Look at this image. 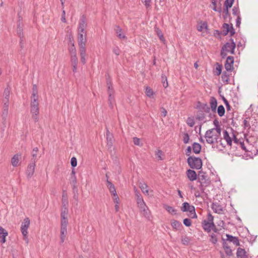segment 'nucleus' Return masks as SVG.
I'll list each match as a JSON object with an SVG mask.
<instances>
[{"instance_id": "nucleus-59", "label": "nucleus", "mask_w": 258, "mask_h": 258, "mask_svg": "<svg viewBox=\"0 0 258 258\" xmlns=\"http://www.w3.org/2000/svg\"><path fill=\"white\" fill-rule=\"evenodd\" d=\"M216 70L217 71V75L219 76L221 74L222 71V66L217 63V66L216 68Z\"/></svg>"}, {"instance_id": "nucleus-15", "label": "nucleus", "mask_w": 258, "mask_h": 258, "mask_svg": "<svg viewBox=\"0 0 258 258\" xmlns=\"http://www.w3.org/2000/svg\"><path fill=\"white\" fill-rule=\"evenodd\" d=\"M195 207L190 205L187 202H184L182 204V206L181 207V211L182 212H192L194 211Z\"/></svg>"}, {"instance_id": "nucleus-14", "label": "nucleus", "mask_w": 258, "mask_h": 258, "mask_svg": "<svg viewBox=\"0 0 258 258\" xmlns=\"http://www.w3.org/2000/svg\"><path fill=\"white\" fill-rule=\"evenodd\" d=\"M196 108L206 113H209L210 111V108L207 103H202L200 102H198Z\"/></svg>"}, {"instance_id": "nucleus-43", "label": "nucleus", "mask_w": 258, "mask_h": 258, "mask_svg": "<svg viewBox=\"0 0 258 258\" xmlns=\"http://www.w3.org/2000/svg\"><path fill=\"white\" fill-rule=\"evenodd\" d=\"M145 93L147 96L151 97L153 95V91L152 89L149 87H146Z\"/></svg>"}, {"instance_id": "nucleus-17", "label": "nucleus", "mask_w": 258, "mask_h": 258, "mask_svg": "<svg viewBox=\"0 0 258 258\" xmlns=\"http://www.w3.org/2000/svg\"><path fill=\"white\" fill-rule=\"evenodd\" d=\"M186 175L190 181L195 180L197 178V175L196 172L191 169H188L187 170Z\"/></svg>"}, {"instance_id": "nucleus-29", "label": "nucleus", "mask_w": 258, "mask_h": 258, "mask_svg": "<svg viewBox=\"0 0 258 258\" xmlns=\"http://www.w3.org/2000/svg\"><path fill=\"white\" fill-rule=\"evenodd\" d=\"M201 145L198 143H194L192 144L193 152L195 154H199L201 151Z\"/></svg>"}, {"instance_id": "nucleus-3", "label": "nucleus", "mask_w": 258, "mask_h": 258, "mask_svg": "<svg viewBox=\"0 0 258 258\" xmlns=\"http://www.w3.org/2000/svg\"><path fill=\"white\" fill-rule=\"evenodd\" d=\"M230 41V42L226 43L222 47L221 56L222 58H225L227 56L228 52H230L232 54H234L236 44L233 39L231 38Z\"/></svg>"}, {"instance_id": "nucleus-38", "label": "nucleus", "mask_w": 258, "mask_h": 258, "mask_svg": "<svg viewBox=\"0 0 258 258\" xmlns=\"http://www.w3.org/2000/svg\"><path fill=\"white\" fill-rule=\"evenodd\" d=\"M156 33L161 41L164 42L165 41L161 30L159 28L156 29Z\"/></svg>"}, {"instance_id": "nucleus-52", "label": "nucleus", "mask_w": 258, "mask_h": 258, "mask_svg": "<svg viewBox=\"0 0 258 258\" xmlns=\"http://www.w3.org/2000/svg\"><path fill=\"white\" fill-rule=\"evenodd\" d=\"M141 1L144 4L146 9L150 8L151 0H141Z\"/></svg>"}, {"instance_id": "nucleus-60", "label": "nucleus", "mask_w": 258, "mask_h": 258, "mask_svg": "<svg viewBox=\"0 0 258 258\" xmlns=\"http://www.w3.org/2000/svg\"><path fill=\"white\" fill-rule=\"evenodd\" d=\"M212 4L214 6V7L213 8V10L215 11H218L219 12H221V9H220L219 10L217 9L216 8V0H212Z\"/></svg>"}, {"instance_id": "nucleus-36", "label": "nucleus", "mask_w": 258, "mask_h": 258, "mask_svg": "<svg viewBox=\"0 0 258 258\" xmlns=\"http://www.w3.org/2000/svg\"><path fill=\"white\" fill-rule=\"evenodd\" d=\"M115 31L117 37H119L120 39L124 38L125 37V35L122 33L121 29L119 26L116 27Z\"/></svg>"}, {"instance_id": "nucleus-40", "label": "nucleus", "mask_w": 258, "mask_h": 258, "mask_svg": "<svg viewBox=\"0 0 258 258\" xmlns=\"http://www.w3.org/2000/svg\"><path fill=\"white\" fill-rule=\"evenodd\" d=\"M68 213V209L67 207H62V209L61 212V218H67Z\"/></svg>"}, {"instance_id": "nucleus-21", "label": "nucleus", "mask_w": 258, "mask_h": 258, "mask_svg": "<svg viewBox=\"0 0 258 258\" xmlns=\"http://www.w3.org/2000/svg\"><path fill=\"white\" fill-rule=\"evenodd\" d=\"M141 212L146 217H149L150 216V212L149 208L146 204L139 207Z\"/></svg>"}, {"instance_id": "nucleus-22", "label": "nucleus", "mask_w": 258, "mask_h": 258, "mask_svg": "<svg viewBox=\"0 0 258 258\" xmlns=\"http://www.w3.org/2000/svg\"><path fill=\"white\" fill-rule=\"evenodd\" d=\"M81 61L83 64L86 63V48L79 49Z\"/></svg>"}, {"instance_id": "nucleus-6", "label": "nucleus", "mask_w": 258, "mask_h": 258, "mask_svg": "<svg viewBox=\"0 0 258 258\" xmlns=\"http://www.w3.org/2000/svg\"><path fill=\"white\" fill-rule=\"evenodd\" d=\"M107 86V92L108 94V103L109 104V106L112 108L113 106V104L114 103V89L112 86V84L110 81L108 80H107L106 82Z\"/></svg>"}, {"instance_id": "nucleus-5", "label": "nucleus", "mask_w": 258, "mask_h": 258, "mask_svg": "<svg viewBox=\"0 0 258 258\" xmlns=\"http://www.w3.org/2000/svg\"><path fill=\"white\" fill-rule=\"evenodd\" d=\"M202 227L203 229L207 232H210L211 231V227L214 226V217L210 213H209L206 219L202 222Z\"/></svg>"}, {"instance_id": "nucleus-12", "label": "nucleus", "mask_w": 258, "mask_h": 258, "mask_svg": "<svg viewBox=\"0 0 258 258\" xmlns=\"http://www.w3.org/2000/svg\"><path fill=\"white\" fill-rule=\"evenodd\" d=\"M35 159L32 161V163H30L28 167L26 170V174L28 177H31L34 174L35 167Z\"/></svg>"}, {"instance_id": "nucleus-19", "label": "nucleus", "mask_w": 258, "mask_h": 258, "mask_svg": "<svg viewBox=\"0 0 258 258\" xmlns=\"http://www.w3.org/2000/svg\"><path fill=\"white\" fill-rule=\"evenodd\" d=\"M171 225L174 230H180L182 227V224L178 221L172 220L171 221Z\"/></svg>"}, {"instance_id": "nucleus-31", "label": "nucleus", "mask_w": 258, "mask_h": 258, "mask_svg": "<svg viewBox=\"0 0 258 258\" xmlns=\"http://www.w3.org/2000/svg\"><path fill=\"white\" fill-rule=\"evenodd\" d=\"M20 155L18 154L15 155L11 160V163L13 166L16 167L18 166L19 161V158H20Z\"/></svg>"}, {"instance_id": "nucleus-54", "label": "nucleus", "mask_w": 258, "mask_h": 258, "mask_svg": "<svg viewBox=\"0 0 258 258\" xmlns=\"http://www.w3.org/2000/svg\"><path fill=\"white\" fill-rule=\"evenodd\" d=\"M71 164L73 167H75L77 165V160L76 157H73L71 159Z\"/></svg>"}, {"instance_id": "nucleus-63", "label": "nucleus", "mask_w": 258, "mask_h": 258, "mask_svg": "<svg viewBox=\"0 0 258 258\" xmlns=\"http://www.w3.org/2000/svg\"><path fill=\"white\" fill-rule=\"evenodd\" d=\"M189 213H190V215H189V216L191 218H197V215L196 213V212H195V209H194V211H192V212H189Z\"/></svg>"}, {"instance_id": "nucleus-46", "label": "nucleus", "mask_w": 258, "mask_h": 258, "mask_svg": "<svg viewBox=\"0 0 258 258\" xmlns=\"http://www.w3.org/2000/svg\"><path fill=\"white\" fill-rule=\"evenodd\" d=\"M186 123L190 127H192L195 124L194 119L192 117H188L187 119Z\"/></svg>"}, {"instance_id": "nucleus-27", "label": "nucleus", "mask_w": 258, "mask_h": 258, "mask_svg": "<svg viewBox=\"0 0 258 258\" xmlns=\"http://www.w3.org/2000/svg\"><path fill=\"white\" fill-rule=\"evenodd\" d=\"M223 138L226 140L227 145L231 146L232 144V140L226 130L223 131Z\"/></svg>"}, {"instance_id": "nucleus-24", "label": "nucleus", "mask_w": 258, "mask_h": 258, "mask_svg": "<svg viewBox=\"0 0 258 258\" xmlns=\"http://www.w3.org/2000/svg\"><path fill=\"white\" fill-rule=\"evenodd\" d=\"M67 234V228H60V243H62L64 242L65 237Z\"/></svg>"}, {"instance_id": "nucleus-47", "label": "nucleus", "mask_w": 258, "mask_h": 258, "mask_svg": "<svg viewBox=\"0 0 258 258\" xmlns=\"http://www.w3.org/2000/svg\"><path fill=\"white\" fill-rule=\"evenodd\" d=\"M68 219L67 218H61V227L67 228Z\"/></svg>"}, {"instance_id": "nucleus-55", "label": "nucleus", "mask_w": 258, "mask_h": 258, "mask_svg": "<svg viewBox=\"0 0 258 258\" xmlns=\"http://www.w3.org/2000/svg\"><path fill=\"white\" fill-rule=\"evenodd\" d=\"M38 151V149L37 147L33 149L32 153V155L33 157V159H32L33 161L34 160V159L36 160V158L37 156V153Z\"/></svg>"}, {"instance_id": "nucleus-41", "label": "nucleus", "mask_w": 258, "mask_h": 258, "mask_svg": "<svg viewBox=\"0 0 258 258\" xmlns=\"http://www.w3.org/2000/svg\"><path fill=\"white\" fill-rule=\"evenodd\" d=\"M165 209L170 214H176V210L173 208L171 206H166L165 207Z\"/></svg>"}, {"instance_id": "nucleus-57", "label": "nucleus", "mask_w": 258, "mask_h": 258, "mask_svg": "<svg viewBox=\"0 0 258 258\" xmlns=\"http://www.w3.org/2000/svg\"><path fill=\"white\" fill-rule=\"evenodd\" d=\"M183 223L187 227H189L191 224V220L188 218L184 219L183 220Z\"/></svg>"}, {"instance_id": "nucleus-23", "label": "nucleus", "mask_w": 258, "mask_h": 258, "mask_svg": "<svg viewBox=\"0 0 258 258\" xmlns=\"http://www.w3.org/2000/svg\"><path fill=\"white\" fill-rule=\"evenodd\" d=\"M8 235V232L3 227L0 226V238H2L1 242L4 243L6 242V237Z\"/></svg>"}, {"instance_id": "nucleus-9", "label": "nucleus", "mask_w": 258, "mask_h": 258, "mask_svg": "<svg viewBox=\"0 0 258 258\" xmlns=\"http://www.w3.org/2000/svg\"><path fill=\"white\" fill-rule=\"evenodd\" d=\"M234 57L232 56L227 57L225 63V68L228 72H231L233 69Z\"/></svg>"}, {"instance_id": "nucleus-20", "label": "nucleus", "mask_w": 258, "mask_h": 258, "mask_svg": "<svg viewBox=\"0 0 258 258\" xmlns=\"http://www.w3.org/2000/svg\"><path fill=\"white\" fill-rule=\"evenodd\" d=\"M227 240L232 242L234 244L238 246L239 245V241L238 238L234 237L228 234H226Z\"/></svg>"}, {"instance_id": "nucleus-42", "label": "nucleus", "mask_w": 258, "mask_h": 258, "mask_svg": "<svg viewBox=\"0 0 258 258\" xmlns=\"http://www.w3.org/2000/svg\"><path fill=\"white\" fill-rule=\"evenodd\" d=\"M106 139L107 140V144L111 146L112 145V135L110 134V132L108 130L106 132Z\"/></svg>"}, {"instance_id": "nucleus-49", "label": "nucleus", "mask_w": 258, "mask_h": 258, "mask_svg": "<svg viewBox=\"0 0 258 258\" xmlns=\"http://www.w3.org/2000/svg\"><path fill=\"white\" fill-rule=\"evenodd\" d=\"M210 241L214 244H216L217 242V238L216 235L215 234H212L210 235Z\"/></svg>"}, {"instance_id": "nucleus-16", "label": "nucleus", "mask_w": 258, "mask_h": 258, "mask_svg": "<svg viewBox=\"0 0 258 258\" xmlns=\"http://www.w3.org/2000/svg\"><path fill=\"white\" fill-rule=\"evenodd\" d=\"M210 109L213 113L216 112V108L217 106V101L214 97H211L210 99Z\"/></svg>"}, {"instance_id": "nucleus-10", "label": "nucleus", "mask_w": 258, "mask_h": 258, "mask_svg": "<svg viewBox=\"0 0 258 258\" xmlns=\"http://www.w3.org/2000/svg\"><path fill=\"white\" fill-rule=\"evenodd\" d=\"M11 89L9 86H7L4 90L2 102L4 104H9Z\"/></svg>"}, {"instance_id": "nucleus-1", "label": "nucleus", "mask_w": 258, "mask_h": 258, "mask_svg": "<svg viewBox=\"0 0 258 258\" xmlns=\"http://www.w3.org/2000/svg\"><path fill=\"white\" fill-rule=\"evenodd\" d=\"M31 101L30 103V111L32 114V118L35 122L38 120V115L39 114V103L38 101L37 88L36 85H33Z\"/></svg>"}, {"instance_id": "nucleus-33", "label": "nucleus", "mask_w": 258, "mask_h": 258, "mask_svg": "<svg viewBox=\"0 0 258 258\" xmlns=\"http://www.w3.org/2000/svg\"><path fill=\"white\" fill-rule=\"evenodd\" d=\"M222 80L224 83H229V74L227 72H223L221 76Z\"/></svg>"}, {"instance_id": "nucleus-53", "label": "nucleus", "mask_w": 258, "mask_h": 258, "mask_svg": "<svg viewBox=\"0 0 258 258\" xmlns=\"http://www.w3.org/2000/svg\"><path fill=\"white\" fill-rule=\"evenodd\" d=\"M156 155L158 158V160H163V158L162 157V156L163 155V152L160 150H158L156 152Z\"/></svg>"}, {"instance_id": "nucleus-8", "label": "nucleus", "mask_w": 258, "mask_h": 258, "mask_svg": "<svg viewBox=\"0 0 258 258\" xmlns=\"http://www.w3.org/2000/svg\"><path fill=\"white\" fill-rule=\"evenodd\" d=\"M87 24L86 22V18L84 15H83L81 17L79 23L78 29V35H80L81 34L86 35V31L85 30V29L87 27Z\"/></svg>"}, {"instance_id": "nucleus-30", "label": "nucleus", "mask_w": 258, "mask_h": 258, "mask_svg": "<svg viewBox=\"0 0 258 258\" xmlns=\"http://www.w3.org/2000/svg\"><path fill=\"white\" fill-rule=\"evenodd\" d=\"M245 253L244 249L239 247L237 249L236 254L238 258H246Z\"/></svg>"}, {"instance_id": "nucleus-37", "label": "nucleus", "mask_w": 258, "mask_h": 258, "mask_svg": "<svg viewBox=\"0 0 258 258\" xmlns=\"http://www.w3.org/2000/svg\"><path fill=\"white\" fill-rule=\"evenodd\" d=\"M217 112L219 116L222 117L224 116L225 112V110L223 105H221L218 107Z\"/></svg>"}, {"instance_id": "nucleus-32", "label": "nucleus", "mask_w": 258, "mask_h": 258, "mask_svg": "<svg viewBox=\"0 0 258 258\" xmlns=\"http://www.w3.org/2000/svg\"><path fill=\"white\" fill-rule=\"evenodd\" d=\"M205 114L204 113V111L202 110H199L196 116V118L197 120L199 121H203L205 118Z\"/></svg>"}, {"instance_id": "nucleus-45", "label": "nucleus", "mask_w": 258, "mask_h": 258, "mask_svg": "<svg viewBox=\"0 0 258 258\" xmlns=\"http://www.w3.org/2000/svg\"><path fill=\"white\" fill-rule=\"evenodd\" d=\"M204 29H207V24L206 22L202 23L197 28L199 31L202 32Z\"/></svg>"}, {"instance_id": "nucleus-44", "label": "nucleus", "mask_w": 258, "mask_h": 258, "mask_svg": "<svg viewBox=\"0 0 258 258\" xmlns=\"http://www.w3.org/2000/svg\"><path fill=\"white\" fill-rule=\"evenodd\" d=\"M234 0H226L224 2V7L231 8L234 3Z\"/></svg>"}, {"instance_id": "nucleus-28", "label": "nucleus", "mask_w": 258, "mask_h": 258, "mask_svg": "<svg viewBox=\"0 0 258 258\" xmlns=\"http://www.w3.org/2000/svg\"><path fill=\"white\" fill-rule=\"evenodd\" d=\"M212 209L215 211V212L220 214L222 211V207L218 204L213 203L212 205Z\"/></svg>"}, {"instance_id": "nucleus-2", "label": "nucleus", "mask_w": 258, "mask_h": 258, "mask_svg": "<svg viewBox=\"0 0 258 258\" xmlns=\"http://www.w3.org/2000/svg\"><path fill=\"white\" fill-rule=\"evenodd\" d=\"M221 129L213 128L206 131L205 138L208 144L214 145L219 143L220 139Z\"/></svg>"}, {"instance_id": "nucleus-7", "label": "nucleus", "mask_w": 258, "mask_h": 258, "mask_svg": "<svg viewBox=\"0 0 258 258\" xmlns=\"http://www.w3.org/2000/svg\"><path fill=\"white\" fill-rule=\"evenodd\" d=\"M29 225L30 220L28 218L26 217L24 219L23 222L22 223L21 231L24 236V239L26 241L27 243L28 242L27 229L29 228Z\"/></svg>"}, {"instance_id": "nucleus-64", "label": "nucleus", "mask_w": 258, "mask_h": 258, "mask_svg": "<svg viewBox=\"0 0 258 258\" xmlns=\"http://www.w3.org/2000/svg\"><path fill=\"white\" fill-rule=\"evenodd\" d=\"M113 52L117 55H118L120 54V50L118 47H114L113 49Z\"/></svg>"}, {"instance_id": "nucleus-39", "label": "nucleus", "mask_w": 258, "mask_h": 258, "mask_svg": "<svg viewBox=\"0 0 258 258\" xmlns=\"http://www.w3.org/2000/svg\"><path fill=\"white\" fill-rule=\"evenodd\" d=\"M69 52L70 53V55H73V54H77L76 49V47H75V46L74 45V43H73L72 44V45L69 46Z\"/></svg>"}, {"instance_id": "nucleus-34", "label": "nucleus", "mask_w": 258, "mask_h": 258, "mask_svg": "<svg viewBox=\"0 0 258 258\" xmlns=\"http://www.w3.org/2000/svg\"><path fill=\"white\" fill-rule=\"evenodd\" d=\"M68 204V202L67 194L64 191H63L62 192V207H67Z\"/></svg>"}, {"instance_id": "nucleus-50", "label": "nucleus", "mask_w": 258, "mask_h": 258, "mask_svg": "<svg viewBox=\"0 0 258 258\" xmlns=\"http://www.w3.org/2000/svg\"><path fill=\"white\" fill-rule=\"evenodd\" d=\"M189 140V135L187 133H184L183 136V142L184 144L188 143Z\"/></svg>"}, {"instance_id": "nucleus-18", "label": "nucleus", "mask_w": 258, "mask_h": 258, "mask_svg": "<svg viewBox=\"0 0 258 258\" xmlns=\"http://www.w3.org/2000/svg\"><path fill=\"white\" fill-rule=\"evenodd\" d=\"M106 177L107 178V186L110 192V193L112 195L116 193V189L114 185L112 184L111 182L108 180V176L106 174Z\"/></svg>"}, {"instance_id": "nucleus-26", "label": "nucleus", "mask_w": 258, "mask_h": 258, "mask_svg": "<svg viewBox=\"0 0 258 258\" xmlns=\"http://www.w3.org/2000/svg\"><path fill=\"white\" fill-rule=\"evenodd\" d=\"M139 187L144 194L149 195V190L148 189V185L146 183L140 182L139 183Z\"/></svg>"}, {"instance_id": "nucleus-11", "label": "nucleus", "mask_w": 258, "mask_h": 258, "mask_svg": "<svg viewBox=\"0 0 258 258\" xmlns=\"http://www.w3.org/2000/svg\"><path fill=\"white\" fill-rule=\"evenodd\" d=\"M87 42L86 35H78V42L79 49L86 48V43Z\"/></svg>"}, {"instance_id": "nucleus-25", "label": "nucleus", "mask_w": 258, "mask_h": 258, "mask_svg": "<svg viewBox=\"0 0 258 258\" xmlns=\"http://www.w3.org/2000/svg\"><path fill=\"white\" fill-rule=\"evenodd\" d=\"M229 31H230V26H229V25L228 24L224 23L223 25L222 30L221 31L220 33L222 35H223L224 36H225V35L228 34V33H229Z\"/></svg>"}, {"instance_id": "nucleus-58", "label": "nucleus", "mask_w": 258, "mask_h": 258, "mask_svg": "<svg viewBox=\"0 0 258 258\" xmlns=\"http://www.w3.org/2000/svg\"><path fill=\"white\" fill-rule=\"evenodd\" d=\"M112 196H113V198H113V200L114 201V202L115 204H119V199L118 196L117 195V193L112 195Z\"/></svg>"}, {"instance_id": "nucleus-13", "label": "nucleus", "mask_w": 258, "mask_h": 258, "mask_svg": "<svg viewBox=\"0 0 258 258\" xmlns=\"http://www.w3.org/2000/svg\"><path fill=\"white\" fill-rule=\"evenodd\" d=\"M71 62L73 67V72L75 73L77 72L78 59L76 54L71 55Z\"/></svg>"}, {"instance_id": "nucleus-62", "label": "nucleus", "mask_w": 258, "mask_h": 258, "mask_svg": "<svg viewBox=\"0 0 258 258\" xmlns=\"http://www.w3.org/2000/svg\"><path fill=\"white\" fill-rule=\"evenodd\" d=\"M17 33L19 37L21 39L23 37V33L22 32V29L21 27L19 26L17 29Z\"/></svg>"}, {"instance_id": "nucleus-35", "label": "nucleus", "mask_w": 258, "mask_h": 258, "mask_svg": "<svg viewBox=\"0 0 258 258\" xmlns=\"http://www.w3.org/2000/svg\"><path fill=\"white\" fill-rule=\"evenodd\" d=\"M9 104H4L3 110L2 112V116L3 117L6 118L9 113Z\"/></svg>"}, {"instance_id": "nucleus-61", "label": "nucleus", "mask_w": 258, "mask_h": 258, "mask_svg": "<svg viewBox=\"0 0 258 258\" xmlns=\"http://www.w3.org/2000/svg\"><path fill=\"white\" fill-rule=\"evenodd\" d=\"M243 125L245 128L249 129L250 127L249 122L246 119L244 120Z\"/></svg>"}, {"instance_id": "nucleus-56", "label": "nucleus", "mask_w": 258, "mask_h": 258, "mask_svg": "<svg viewBox=\"0 0 258 258\" xmlns=\"http://www.w3.org/2000/svg\"><path fill=\"white\" fill-rule=\"evenodd\" d=\"M162 83H163V87L164 88H167L168 86V84L167 80L166 77L165 76H163L162 75Z\"/></svg>"}, {"instance_id": "nucleus-4", "label": "nucleus", "mask_w": 258, "mask_h": 258, "mask_svg": "<svg viewBox=\"0 0 258 258\" xmlns=\"http://www.w3.org/2000/svg\"><path fill=\"white\" fill-rule=\"evenodd\" d=\"M187 162L192 169H200L203 165L202 159L194 156H189L187 158Z\"/></svg>"}, {"instance_id": "nucleus-51", "label": "nucleus", "mask_w": 258, "mask_h": 258, "mask_svg": "<svg viewBox=\"0 0 258 258\" xmlns=\"http://www.w3.org/2000/svg\"><path fill=\"white\" fill-rule=\"evenodd\" d=\"M137 204H138L139 208L140 207L146 204L143 198H140L138 199H137Z\"/></svg>"}, {"instance_id": "nucleus-48", "label": "nucleus", "mask_w": 258, "mask_h": 258, "mask_svg": "<svg viewBox=\"0 0 258 258\" xmlns=\"http://www.w3.org/2000/svg\"><path fill=\"white\" fill-rule=\"evenodd\" d=\"M133 142L135 145L139 146H142V143L141 142V140L139 138L137 137H134L133 139Z\"/></svg>"}]
</instances>
